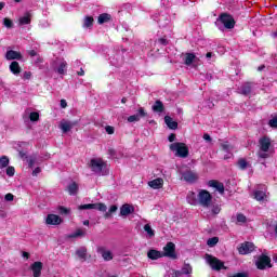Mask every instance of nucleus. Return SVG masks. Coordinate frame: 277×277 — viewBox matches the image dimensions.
Masks as SVG:
<instances>
[{"label": "nucleus", "instance_id": "nucleus-42", "mask_svg": "<svg viewBox=\"0 0 277 277\" xmlns=\"http://www.w3.org/2000/svg\"><path fill=\"white\" fill-rule=\"evenodd\" d=\"M29 168H34L38 163V157L31 156L27 159Z\"/></svg>", "mask_w": 277, "mask_h": 277}, {"label": "nucleus", "instance_id": "nucleus-29", "mask_svg": "<svg viewBox=\"0 0 277 277\" xmlns=\"http://www.w3.org/2000/svg\"><path fill=\"white\" fill-rule=\"evenodd\" d=\"M194 62H196V54L194 53H186L185 54V58H184V63L186 66H192V64H194Z\"/></svg>", "mask_w": 277, "mask_h": 277}, {"label": "nucleus", "instance_id": "nucleus-31", "mask_svg": "<svg viewBox=\"0 0 277 277\" xmlns=\"http://www.w3.org/2000/svg\"><path fill=\"white\" fill-rule=\"evenodd\" d=\"M109 21H111V15L107 14V13H103L97 17V23L98 25H103L105 23H109Z\"/></svg>", "mask_w": 277, "mask_h": 277}, {"label": "nucleus", "instance_id": "nucleus-37", "mask_svg": "<svg viewBox=\"0 0 277 277\" xmlns=\"http://www.w3.org/2000/svg\"><path fill=\"white\" fill-rule=\"evenodd\" d=\"M118 211V206H110L109 210L104 214V217L108 220V217H111V213H116Z\"/></svg>", "mask_w": 277, "mask_h": 277}, {"label": "nucleus", "instance_id": "nucleus-27", "mask_svg": "<svg viewBox=\"0 0 277 277\" xmlns=\"http://www.w3.org/2000/svg\"><path fill=\"white\" fill-rule=\"evenodd\" d=\"M9 68H10V71H11L13 75H15V76L21 75V65L18 64V62L13 61V62L10 64Z\"/></svg>", "mask_w": 277, "mask_h": 277}, {"label": "nucleus", "instance_id": "nucleus-54", "mask_svg": "<svg viewBox=\"0 0 277 277\" xmlns=\"http://www.w3.org/2000/svg\"><path fill=\"white\" fill-rule=\"evenodd\" d=\"M158 42H159L160 44H163V45L166 47V44H168V39H166V38H160V39L158 40Z\"/></svg>", "mask_w": 277, "mask_h": 277}, {"label": "nucleus", "instance_id": "nucleus-47", "mask_svg": "<svg viewBox=\"0 0 277 277\" xmlns=\"http://www.w3.org/2000/svg\"><path fill=\"white\" fill-rule=\"evenodd\" d=\"M4 200L6 202H12L14 200V195L12 193H8L5 196H4Z\"/></svg>", "mask_w": 277, "mask_h": 277}, {"label": "nucleus", "instance_id": "nucleus-6", "mask_svg": "<svg viewBox=\"0 0 277 277\" xmlns=\"http://www.w3.org/2000/svg\"><path fill=\"white\" fill-rule=\"evenodd\" d=\"M217 23H222L225 29H233L235 27V18H233V16L226 13H223L220 16V18L217 19Z\"/></svg>", "mask_w": 277, "mask_h": 277}, {"label": "nucleus", "instance_id": "nucleus-24", "mask_svg": "<svg viewBox=\"0 0 277 277\" xmlns=\"http://www.w3.org/2000/svg\"><path fill=\"white\" fill-rule=\"evenodd\" d=\"M148 185L149 187H151V189H161V187H163V179L158 177L153 181H149Z\"/></svg>", "mask_w": 277, "mask_h": 277}, {"label": "nucleus", "instance_id": "nucleus-39", "mask_svg": "<svg viewBox=\"0 0 277 277\" xmlns=\"http://www.w3.org/2000/svg\"><path fill=\"white\" fill-rule=\"evenodd\" d=\"M250 163H248V161H246V159H239L238 160V168L240 170H246L247 168H249Z\"/></svg>", "mask_w": 277, "mask_h": 277}, {"label": "nucleus", "instance_id": "nucleus-36", "mask_svg": "<svg viewBox=\"0 0 277 277\" xmlns=\"http://www.w3.org/2000/svg\"><path fill=\"white\" fill-rule=\"evenodd\" d=\"M8 166H10V158H8V156L0 157V170L8 168Z\"/></svg>", "mask_w": 277, "mask_h": 277}, {"label": "nucleus", "instance_id": "nucleus-64", "mask_svg": "<svg viewBox=\"0 0 277 277\" xmlns=\"http://www.w3.org/2000/svg\"><path fill=\"white\" fill-rule=\"evenodd\" d=\"M32 57H34V55H36V51H30V53H29Z\"/></svg>", "mask_w": 277, "mask_h": 277}, {"label": "nucleus", "instance_id": "nucleus-41", "mask_svg": "<svg viewBox=\"0 0 277 277\" xmlns=\"http://www.w3.org/2000/svg\"><path fill=\"white\" fill-rule=\"evenodd\" d=\"M87 252H88V250L82 247L77 250L76 254L79 256V259L85 260Z\"/></svg>", "mask_w": 277, "mask_h": 277}, {"label": "nucleus", "instance_id": "nucleus-11", "mask_svg": "<svg viewBox=\"0 0 277 277\" xmlns=\"http://www.w3.org/2000/svg\"><path fill=\"white\" fill-rule=\"evenodd\" d=\"M255 265L258 269H265V267H272V259L267 255H261L256 262Z\"/></svg>", "mask_w": 277, "mask_h": 277}, {"label": "nucleus", "instance_id": "nucleus-55", "mask_svg": "<svg viewBox=\"0 0 277 277\" xmlns=\"http://www.w3.org/2000/svg\"><path fill=\"white\" fill-rule=\"evenodd\" d=\"M173 276H175V277H181V276H183V271H175V272L173 273Z\"/></svg>", "mask_w": 277, "mask_h": 277}, {"label": "nucleus", "instance_id": "nucleus-10", "mask_svg": "<svg viewBox=\"0 0 277 277\" xmlns=\"http://www.w3.org/2000/svg\"><path fill=\"white\" fill-rule=\"evenodd\" d=\"M80 211L88 210V209H96L97 211H102L105 213L107 211V206L105 203H87V205H81L78 207Z\"/></svg>", "mask_w": 277, "mask_h": 277}, {"label": "nucleus", "instance_id": "nucleus-45", "mask_svg": "<svg viewBox=\"0 0 277 277\" xmlns=\"http://www.w3.org/2000/svg\"><path fill=\"white\" fill-rule=\"evenodd\" d=\"M182 274H185V275L192 274V266L189 264H185L182 267Z\"/></svg>", "mask_w": 277, "mask_h": 277}, {"label": "nucleus", "instance_id": "nucleus-5", "mask_svg": "<svg viewBox=\"0 0 277 277\" xmlns=\"http://www.w3.org/2000/svg\"><path fill=\"white\" fill-rule=\"evenodd\" d=\"M206 261L216 272H220V269H224V262L220 261L217 258L211 255V254H206Z\"/></svg>", "mask_w": 277, "mask_h": 277}, {"label": "nucleus", "instance_id": "nucleus-9", "mask_svg": "<svg viewBox=\"0 0 277 277\" xmlns=\"http://www.w3.org/2000/svg\"><path fill=\"white\" fill-rule=\"evenodd\" d=\"M75 127H77V121H70L66 119L61 120L58 124V129H61L63 133H68V131H72Z\"/></svg>", "mask_w": 277, "mask_h": 277}, {"label": "nucleus", "instance_id": "nucleus-46", "mask_svg": "<svg viewBox=\"0 0 277 277\" xmlns=\"http://www.w3.org/2000/svg\"><path fill=\"white\" fill-rule=\"evenodd\" d=\"M14 174H16V170L14 169V167H8L6 176H14Z\"/></svg>", "mask_w": 277, "mask_h": 277}, {"label": "nucleus", "instance_id": "nucleus-48", "mask_svg": "<svg viewBox=\"0 0 277 277\" xmlns=\"http://www.w3.org/2000/svg\"><path fill=\"white\" fill-rule=\"evenodd\" d=\"M269 127H272L273 129H277V118H273L269 120L268 122Z\"/></svg>", "mask_w": 277, "mask_h": 277}, {"label": "nucleus", "instance_id": "nucleus-4", "mask_svg": "<svg viewBox=\"0 0 277 277\" xmlns=\"http://www.w3.org/2000/svg\"><path fill=\"white\" fill-rule=\"evenodd\" d=\"M259 145H260V151H259V157H261V159H267V157H269V146H272V140H269V137L264 136L262 138H260L259 141Z\"/></svg>", "mask_w": 277, "mask_h": 277}, {"label": "nucleus", "instance_id": "nucleus-25", "mask_svg": "<svg viewBox=\"0 0 277 277\" xmlns=\"http://www.w3.org/2000/svg\"><path fill=\"white\" fill-rule=\"evenodd\" d=\"M186 200L188 205H192L193 207L198 206V194L196 195V193L189 192L187 194Z\"/></svg>", "mask_w": 277, "mask_h": 277}, {"label": "nucleus", "instance_id": "nucleus-52", "mask_svg": "<svg viewBox=\"0 0 277 277\" xmlns=\"http://www.w3.org/2000/svg\"><path fill=\"white\" fill-rule=\"evenodd\" d=\"M40 172H42V170L40 169V167H37L34 171H32V176H38L40 174Z\"/></svg>", "mask_w": 277, "mask_h": 277}, {"label": "nucleus", "instance_id": "nucleus-20", "mask_svg": "<svg viewBox=\"0 0 277 277\" xmlns=\"http://www.w3.org/2000/svg\"><path fill=\"white\" fill-rule=\"evenodd\" d=\"M145 116L146 111H144V108H140L136 115L128 117V122H140V120H142V118H145Z\"/></svg>", "mask_w": 277, "mask_h": 277}, {"label": "nucleus", "instance_id": "nucleus-2", "mask_svg": "<svg viewBox=\"0 0 277 277\" xmlns=\"http://www.w3.org/2000/svg\"><path fill=\"white\" fill-rule=\"evenodd\" d=\"M89 166L92 172H94L95 174H101L102 176L109 174V168L107 167V162L101 158L91 159Z\"/></svg>", "mask_w": 277, "mask_h": 277}, {"label": "nucleus", "instance_id": "nucleus-34", "mask_svg": "<svg viewBox=\"0 0 277 277\" xmlns=\"http://www.w3.org/2000/svg\"><path fill=\"white\" fill-rule=\"evenodd\" d=\"M68 239H75L77 237H85V230L78 228L74 234L67 236Z\"/></svg>", "mask_w": 277, "mask_h": 277}, {"label": "nucleus", "instance_id": "nucleus-49", "mask_svg": "<svg viewBox=\"0 0 277 277\" xmlns=\"http://www.w3.org/2000/svg\"><path fill=\"white\" fill-rule=\"evenodd\" d=\"M3 24H4V26H6L9 29L12 28V25H13V24H12V19H10V18H8V17L3 19Z\"/></svg>", "mask_w": 277, "mask_h": 277}, {"label": "nucleus", "instance_id": "nucleus-63", "mask_svg": "<svg viewBox=\"0 0 277 277\" xmlns=\"http://www.w3.org/2000/svg\"><path fill=\"white\" fill-rule=\"evenodd\" d=\"M83 224H84V226H90V221L85 220V221L83 222Z\"/></svg>", "mask_w": 277, "mask_h": 277}, {"label": "nucleus", "instance_id": "nucleus-57", "mask_svg": "<svg viewBox=\"0 0 277 277\" xmlns=\"http://www.w3.org/2000/svg\"><path fill=\"white\" fill-rule=\"evenodd\" d=\"M174 140H176V135L175 134H170L169 135V142H174Z\"/></svg>", "mask_w": 277, "mask_h": 277}, {"label": "nucleus", "instance_id": "nucleus-12", "mask_svg": "<svg viewBox=\"0 0 277 277\" xmlns=\"http://www.w3.org/2000/svg\"><path fill=\"white\" fill-rule=\"evenodd\" d=\"M182 181H185L186 183H196V181H198V173L187 170L182 173Z\"/></svg>", "mask_w": 277, "mask_h": 277}, {"label": "nucleus", "instance_id": "nucleus-61", "mask_svg": "<svg viewBox=\"0 0 277 277\" xmlns=\"http://www.w3.org/2000/svg\"><path fill=\"white\" fill-rule=\"evenodd\" d=\"M206 57H207L208 60H210V57H213V53L208 52V53L206 54Z\"/></svg>", "mask_w": 277, "mask_h": 277}, {"label": "nucleus", "instance_id": "nucleus-28", "mask_svg": "<svg viewBox=\"0 0 277 277\" xmlns=\"http://www.w3.org/2000/svg\"><path fill=\"white\" fill-rule=\"evenodd\" d=\"M164 122L167 127H169V129H172V130L179 129V123L174 121V119H172V117L170 116L164 117Z\"/></svg>", "mask_w": 277, "mask_h": 277}, {"label": "nucleus", "instance_id": "nucleus-44", "mask_svg": "<svg viewBox=\"0 0 277 277\" xmlns=\"http://www.w3.org/2000/svg\"><path fill=\"white\" fill-rule=\"evenodd\" d=\"M217 241H220V239L217 237H213V238H209L207 243L210 248H213V246H215Z\"/></svg>", "mask_w": 277, "mask_h": 277}, {"label": "nucleus", "instance_id": "nucleus-62", "mask_svg": "<svg viewBox=\"0 0 277 277\" xmlns=\"http://www.w3.org/2000/svg\"><path fill=\"white\" fill-rule=\"evenodd\" d=\"M3 8H5V3L4 2H0V10H3Z\"/></svg>", "mask_w": 277, "mask_h": 277}, {"label": "nucleus", "instance_id": "nucleus-15", "mask_svg": "<svg viewBox=\"0 0 277 277\" xmlns=\"http://www.w3.org/2000/svg\"><path fill=\"white\" fill-rule=\"evenodd\" d=\"M97 253L101 254L104 261H113L114 260V252L105 247H98Z\"/></svg>", "mask_w": 277, "mask_h": 277}, {"label": "nucleus", "instance_id": "nucleus-60", "mask_svg": "<svg viewBox=\"0 0 277 277\" xmlns=\"http://www.w3.org/2000/svg\"><path fill=\"white\" fill-rule=\"evenodd\" d=\"M79 77H83V75H85V71L83 69H80V71H78Z\"/></svg>", "mask_w": 277, "mask_h": 277}, {"label": "nucleus", "instance_id": "nucleus-21", "mask_svg": "<svg viewBox=\"0 0 277 277\" xmlns=\"http://www.w3.org/2000/svg\"><path fill=\"white\" fill-rule=\"evenodd\" d=\"M30 269H32L34 277L42 276V262H35Z\"/></svg>", "mask_w": 277, "mask_h": 277}, {"label": "nucleus", "instance_id": "nucleus-53", "mask_svg": "<svg viewBox=\"0 0 277 277\" xmlns=\"http://www.w3.org/2000/svg\"><path fill=\"white\" fill-rule=\"evenodd\" d=\"M61 107L62 109H66L68 107V103L66 102V100H61Z\"/></svg>", "mask_w": 277, "mask_h": 277}, {"label": "nucleus", "instance_id": "nucleus-1", "mask_svg": "<svg viewBox=\"0 0 277 277\" xmlns=\"http://www.w3.org/2000/svg\"><path fill=\"white\" fill-rule=\"evenodd\" d=\"M198 205L203 209H209L208 215H217L222 211L220 205L213 200V195L207 189L198 190Z\"/></svg>", "mask_w": 277, "mask_h": 277}, {"label": "nucleus", "instance_id": "nucleus-23", "mask_svg": "<svg viewBox=\"0 0 277 277\" xmlns=\"http://www.w3.org/2000/svg\"><path fill=\"white\" fill-rule=\"evenodd\" d=\"M147 256L151 261H157L158 259H163V252L151 249L147 252Z\"/></svg>", "mask_w": 277, "mask_h": 277}, {"label": "nucleus", "instance_id": "nucleus-58", "mask_svg": "<svg viewBox=\"0 0 277 277\" xmlns=\"http://www.w3.org/2000/svg\"><path fill=\"white\" fill-rule=\"evenodd\" d=\"M203 140H206V142H211V136L209 134H203Z\"/></svg>", "mask_w": 277, "mask_h": 277}, {"label": "nucleus", "instance_id": "nucleus-26", "mask_svg": "<svg viewBox=\"0 0 277 277\" xmlns=\"http://www.w3.org/2000/svg\"><path fill=\"white\" fill-rule=\"evenodd\" d=\"M209 187H214L219 192V194H224V184L212 180L208 182Z\"/></svg>", "mask_w": 277, "mask_h": 277}, {"label": "nucleus", "instance_id": "nucleus-3", "mask_svg": "<svg viewBox=\"0 0 277 277\" xmlns=\"http://www.w3.org/2000/svg\"><path fill=\"white\" fill-rule=\"evenodd\" d=\"M170 150L174 153L175 157L185 159L189 156V148L185 143H173L170 145Z\"/></svg>", "mask_w": 277, "mask_h": 277}, {"label": "nucleus", "instance_id": "nucleus-51", "mask_svg": "<svg viewBox=\"0 0 277 277\" xmlns=\"http://www.w3.org/2000/svg\"><path fill=\"white\" fill-rule=\"evenodd\" d=\"M23 79H26V80L31 79V71H24Z\"/></svg>", "mask_w": 277, "mask_h": 277}, {"label": "nucleus", "instance_id": "nucleus-7", "mask_svg": "<svg viewBox=\"0 0 277 277\" xmlns=\"http://www.w3.org/2000/svg\"><path fill=\"white\" fill-rule=\"evenodd\" d=\"M162 256H167L168 259H176V245H174V242H168L163 247Z\"/></svg>", "mask_w": 277, "mask_h": 277}, {"label": "nucleus", "instance_id": "nucleus-8", "mask_svg": "<svg viewBox=\"0 0 277 277\" xmlns=\"http://www.w3.org/2000/svg\"><path fill=\"white\" fill-rule=\"evenodd\" d=\"M55 72L58 75H66V68H68V63L64 58H57L53 64Z\"/></svg>", "mask_w": 277, "mask_h": 277}, {"label": "nucleus", "instance_id": "nucleus-22", "mask_svg": "<svg viewBox=\"0 0 277 277\" xmlns=\"http://www.w3.org/2000/svg\"><path fill=\"white\" fill-rule=\"evenodd\" d=\"M224 153H227V155L224 156V159H230L233 157V149L235 148L233 145L228 144V142H224L221 144Z\"/></svg>", "mask_w": 277, "mask_h": 277}, {"label": "nucleus", "instance_id": "nucleus-30", "mask_svg": "<svg viewBox=\"0 0 277 277\" xmlns=\"http://www.w3.org/2000/svg\"><path fill=\"white\" fill-rule=\"evenodd\" d=\"M240 94H245V96H248L250 92H252V84L250 82H247L242 84V87L239 89Z\"/></svg>", "mask_w": 277, "mask_h": 277}, {"label": "nucleus", "instance_id": "nucleus-38", "mask_svg": "<svg viewBox=\"0 0 277 277\" xmlns=\"http://www.w3.org/2000/svg\"><path fill=\"white\" fill-rule=\"evenodd\" d=\"M144 230L147 233L148 237H155V229L150 227V224L144 225Z\"/></svg>", "mask_w": 277, "mask_h": 277}, {"label": "nucleus", "instance_id": "nucleus-56", "mask_svg": "<svg viewBox=\"0 0 277 277\" xmlns=\"http://www.w3.org/2000/svg\"><path fill=\"white\" fill-rule=\"evenodd\" d=\"M60 211H61V213H65V214L70 213V211L64 207H61Z\"/></svg>", "mask_w": 277, "mask_h": 277}, {"label": "nucleus", "instance_id": "nucleus-50", "mask_svg": "<svg viewBox=\"0 0 277 277\" xmlns=\"http://www.w3.org/2000/svg\"><path fill=\"white\" fill-rule=\"evenodd\" d=\"M105 131H106V133H108V135H114V127L107 126L105 128Z\"/></svg>", "mask_w": 277, "mask_h": 277}, {"label": "nucleus", "instance_id": "nucleus-16", "mask_svg": "<svg viewBox=\"0 0 277 277\" xmlns=\"http://www.w3.org/2000/svg\"><path fill=\"white\" fill-rule=\"evenodd\" d=\"M239 254H250V252H254V243L252 242H243L238 247Z\"/></svg>", "mask_w": 277, "mask_h": 277}, {"label": "nucleus", "instance_id": "nucleus-40", "mask_svg": "<svg viewBox=\"0 0 277 277\" xmlns=\"http://www.w3.org/2000/svg\"><path fill=\"white\" fill-rule=\"evenodd\" d=\"M236 220H237V224H246V222H248V219L246 217V215L238 213L236 215Z\"/></svg>", "mask_w": 277, "mask_h": 277}, {"label": "nucleus", "instance_id": "nucleus-18", "mask_svg": "<svg viewBox=\"0 0 277 277\" xmlns=\"http://www.w3.org/2000/svg\"><path fill=\"white\" fill-rule=\"evenodd\" d=\"M31 18H34V14L31 12H25L24 15H22L18 18V25H29L31 23Z\"/></svg>", "mask_w": 277, "mask_h": 277}, {"label": "nucleus", "instance_id": "nucleus-59", "mask_svg": "<svg viewBox=\"0 0 277 277\" xmlns=\"http://www.w3.org/2000/svg\"><path fill=\"white\" fill-rule=\"evenodd\" d=\"M22 256H23L24 259H29V253L26 252V251H24V252L22 253Z\"/></svg>", "mask_w": 277, "mask_h": 277}, {"label": "nucleus", "instance_id": "nucleus-14", "mask_svg": "<svg viewBox=\"0 0 277 277\" xmlns=\"http://www.w3.org/2000/svg\"><path fill=\"white\" fill-rule=\"evenodd\" d=\"M63 220L57 214H48L45 217V224H48V226H60Z\"/></svg>", "mask_w": 277, "mask_h": 277}, {"label": "nucleus", "instance_id": "nucleus-43", "mask_svg": "<svg viewBox=\"0 0 277 277\" xmlns=\"http://www.w3.org/2000/svg\"><path fill=\"white\" fill-rule=\"evenodd\" d=\"M29 118L31 122H38V120H40V114L37 111L30 113Z\"/></svg>", "mask_w": 277, "mask_h": 277}, {"label": "nucleus", "instance_id": "nucleus-35", "mask_svg": "<svg viewBox=\"0 0 277 277\" xmlns=\"http://www.w3.org/2000/svg\"><path fill=\"white\" fill-rule=\"evenodd\" d=\"M153 111H156L157 114H162L163 103L161 101H156V103L153 105Z\"/></svg>", "mask_w": 277, "mask_h": 277}, {"label": "nucleus", "instance_id": "nucleus-19", "mask_svg": "<svg viewBox=\"0 0 277 277\" xmlns=\"http://www.w3.org/2000/svg\"><path fill=\"white\" fill-rule=\"evenodd\" d=\"M5 60H8L9 62L12 60H23V54H21V52L18 51H14V50H9L5 53Z\"/></svg>", "mask_w": 277, "mask_h": 277}, {"label": "nucleus", "instance_id": "nucleus-13", "mask_svg": "<svg viewBox=\"0 0 277 277\" xmlns=\"http://www.w3.org/2000/svg\"><path fill=\"white\" fill-rule=\"evenodd\" d=\"M253 196L258 202H267L269 200V193H267V188L265 187L264 190H255Z\"/></svg>", "mask_w": 277, "mask_h": 277}, {"label": "nucleus", "instance_id": "nucleus-32", "mask_svg": "<svg viewBox=\"0 0 277 277\" xmlns=\"http://www.w3.org/2000/svg\"><path fill=\"white\" fill-rule=\"evenodd\" d=\"M67 192L70 196H76L77 192H79V185L72 182L71 184L68 185Z\"/></svg>", "mask_w": 277, "mask_h": 277}, {"label": "nucleus", "instance_id": "nucleus-17", "mask_svg": "<svg viewBox=\"0 0 277 277\" xmlns=\"http://www.w3.org/2000/svg\"><path fill=\"white\" fill-rule=\"evenodd\" d=\"M135 212V207L129 203H124L120 208V215L121 217H127V215H131V213Z\"/></svg>", "mask_w": 277, "mask_h": 277}, {"label": "nucleus", "instance_id": "nucleus-33", "mask_svg": "<svg viewBox=\"0 0 277 277\" xmlns=\"http://www.w3.org/2000/svg\"><path fill=\"white\" fill-rule=\"evenodd\" d=\"M94 25V17L93 16H87L84 17V22L82 27L84 29H91V27Z\"/></svg>", "mask_w": 277, "mask_h": 277}]
</instances>
